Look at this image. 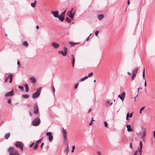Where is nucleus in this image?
Listing matches in <instances>:
<instances>
[{"label":"nucleus","mask_w":155,"mask_h":155,"mask_svg":"<svg viewBox=\"0 0 155 155\" xmlns=\"http://www.w3.org/2000/svg\"><path fill=\"white\" fill-rule=\"evenodd\" d=\"M8 150L9 151H10L9 155H19L18 151L14 149L12 147H10Z\"/></svg>","instance_id":"1"},{"label":"nucleus","mask_w":155,"mask_h":155,"mask_svg":"<svg viewBox=\"0 0 155 155\" xmlns=\"http://www.w3.org/2000/svg\"><path fill=\"white\" fill-rule=\"evenodd\" d=\"M40 119L38 117H36L32 121V124L33 126H37L40 123Z\"/></svg>","instance_id":"2"},{"label":"nucleus","mask_w":155,"mask_h":155,"mask_svg":"<svg viewBox=\"0 0 155 155\" xmlns=\"http://www.w3.org/2000/svg\"><path fill=\"white\" fill-rule=\"evenodd\" d=\"M41 90V88H39L38 89L36 92L35 93H34L32 94V97L35 98H36L38 97L39 94H40V91Z\"/></svg>","instance_id":"3"},{"label":"nucleus","mask_w":155,"mask_h":155,"mask_svg":"<svg viewBox=\"0 0 155 155\" xmlns=\"http://www.w3.org/2000/svg\"><path fill=\"white\" fill-rule=\"evenodd\" d=\"M64 51H60L58 52V53H61L62 55L64 56H65L67 54V52L68 51V49L66 47H64Z\"/></svg>","instance_id":"4"},{"label":"nucleus","mask_w":155,"mask_h":155,"mask_svg":"<svg viewBox=\"0 0 155 155\" xmlns=\"http://www.w3.org/2000/svg\"><path fill=\"white\" fill-rule=\"evenodd\" d=\"M16 146L18 148H20L22 150H23V144L22 143L20 142H17L15 143Z\"/></svg>","instance_id":"5"},{"label":"nucleus","mask_w":155,"mask_h":155,"mask_svg":"<svg viewBox=\"0 0 155 155\" xmlns=\"http://www.w3.org/2000/svg\"><path fill=\"white\" fill-rule=\"evenodd\" d=\"M138 68H136L134 69L132 72V79L133 80L136 77V74L138 71Z\"/></svg>","instance_id":"6"},{"label":"nucleus","mask_w":155,"mask_h":155,"mask_svg":"<svg viewBox=\"0 0 155 155\" xmlns=\"http://www.w3.org/2000/svg\"><path fill=\"white\" fill-rule=\"evenodd\" d=\"M14 94V91L12 89L11 91L6 93L5 94V97H12Z\"/></svg>","instance_id":"7"},{"label":"nucleus","mask_w":155,"mask_h":155,"mask_svg":"<svg viewBox=\"0 0 155 155\" xmlns=\"http://www.w3.org/2000/svg\"><path fill=\"white\" fill-rule=\"evenodd\" d=\"M33 113L35 114H38V106L36 104H35L34 106Z\"/></svg>","instance_id":"8"},{"label":"nucleus","mask_w":155,"mask_h":155,"mask_svg":"<svg viewBox=\"0 0 155 155\" xmlns=\"http://www.w3.org/2000/svg\"><path fill=\"white\" fill-rule=\"evenodd\" d=\"M62 132L64 140L66 141L67 140V131L63 128L62 129Z\"/></svg>","instance_id":"9"},{"label":"nucleus","mask_w":155,"mask_h":155,"mask_svg":"<svg viewBox=\"0 0 155 155\" xmlns=\"http://www.w3.org/2000/svg\"><path fill=\"white\" fill-rule=\"evenodd\" d=\"M46 135L48 137V139L49 141H51L53 139V137L52 136L51 133L50 132H48L47 133Z\"/></svg>","instance_id":"10"},{"label":"nucleus","mask_w":155,"mask_h":155,"mask_svg":"<svg viewBox=\"0 0 155 155\" xmlns=\"http://www.w3.org/2000/svg\"><path fill=\"white\" fill-rule=\"evenodd\" d=\"M73 10V8L71 10L68 12L67 13V15L68 16H69L71 19H73L74 16V13L72 14V11Z\"/></svg>","instance_id":"11"},{"label":"nucleus","mask_w":155,"mask_h":155,"mask_svg":"<svg viewBox=\"0 0 155 155\" xmlns=\"http://www.w3.org/2000/svg\"><path fill=\"white\" fill-rule=\"evenodd\" d=\"M51 13L55 17L58 18L59 14H58V11H51Z\"/></svg>","instance_id":"12"},{"label":"nucleus","mask_w":155,"mask_h":155,"mask_svg":"<svg viewBox=\"0 0 155 155\" xmlns=\"http://www.w3.org/2000/svg\"><path fill=\"white\" fill-rule=\"evenodd\" d=\"M71 63L72 67L73 68L74 67V64L75 63V58L74 57V55L73 54H72L71 55Z\"/></svg>","instance_id":"13"},{"label":"nucleus","mask_w":155,"mask_h":155,"mask_svg":"<svg viewBox=\"0 0 155 155\" xmlns=\"http://www.w3.org/2000/svg\"><path fill=\"white\" fill-rule=\"evenodd\" d=\"M51 45L54 48H58L59 46V44L55 42H54L52 43Z\"/></svg>","instance_id":"14"},{"label":"nucleus","mask_w":155,"mask_h":155,"mask_svg":"<svg viewBox=\"0 0 155 155\" xmlns=\"http://www.w3.org/2000/svg\"><path fill=\"white\" fill-rule=\"evenodd\" d=\"M30 80L31 81V82L32 83H35L36 82V79L33 76L30 78Z\"/></svg>","instance_id":"15"},{"label":"nucleus","mask_w":155,"mask_h":155,"mask_svg":"<svg viewBox=\"0 0 155 155\" xmlns=\"http://www.w3.org/2000/svg\"><path fill=\"white\" fill-rule=\"evenodd\" d=\"M13 76V74H11L9 75L8 77V78L10 79L9 82L10 83H11L12 82L13 79L12 77Z\"/></svg>","instance_id":"16"},{"label":"nucleus","mask_w":155,"mask_h":155,"mask_svg":"<svg viewBox=\"0 0 155 155\" xmlns=\"http://www.w3.org/2000/svg\"><path fill=\"white\" fill-rule=\"evenodd\" d=\"M127 128V130L128 132H132V130L131 128V126L130 125H127L126 126Z\"/></svg>","instance_id":"17"},{"label":"nucleus","mask_w":155,"mask_h":155,"mask_svg":"<svg viewBox=\"0 0 155 155\" xmlns=\"http://www.w3.org/2000/svg\"><path fill=\"white\" fill-rule=\"evenodd\" d=\"M58 18L61 21H63L64 20V16H61V15L60 16L58 15Z\"/></svg>","instance_id":"18"},{"label":"nucleus","mask_w":155,"mask_h":155,"mask_svg":"<svg viewBox=\"0 0 155 155\" xmlns=\"http://www.w3.org/2000/svg\"><path fill=\"white\" fill-rule=\"evenodd\" d=\"M104 17V15L102 14H101L98 15V19L100 20H101L102 19H103Z\"/></svg>","instance_id":"19"},{"label":"nucleus","mask_w":155,"mask_h":155,"mask_svg":"<svg viewBox=\"0 0 155 155\" xmlns=\"http://www.w3.org/2000/svg\"><path fill=\"white\" fill-rule=\"evenodd\" d=\"M37 1L35 0L34 3H32L31 4V6L33 8H35L36 6V5L37 3Z\"/></svg>","instance_id":"20"},{"label":"nucleus","mask_w":155,"mask_h":155,"mask_svg":"<svg viewBox=\"0 0 155 155\" xmlns=\"http://www.w3.org/2000/svg\"><path fill=\"white\" fill-rule=\"evenodd\" d=\"M10 134L9 133L6 134L5 136V138L6 139H7L10 136Z\"/></svg>","instance_id":"21"},{"label":"nucleus","mask_w":155,"mask_h":155,"mask_svg":"<svg viewBox=\"0 0 155 155\" xmlns=\"http://www.w3.org/2000/svg\"><path fill=\"white\" fill-rule=\"evenodd\" d=\"M22 96L23 98H28L29 97V96L28 94H24Z\"/></svg>","instance_id":"22"},{"label":"nucleus","mask_w":155,"mask_h":155,"mask_svg":"<svg viewBox=\"0 0 155 155\" xmlns=\"http://www.w3.org/2000/svg\"><path fill=\"white\" fill-rule=\"evenodd\" d=\"M69 44L71 46H74V45L78 44L77 43H74L72 42H69Z\"/></svg>","instance_id":"23"},{"label":"nucleus","mask_w":155,"mask_h":155,"mask_svg":"<svg viewBox=\"0 0 155 155\" xmlns=\"http://www.w3.org/2000/svg\"><path fill=\"white\" fill-rule=\"evenodd\" d=\"M25 87L26 89V92H28L29 91V88L27 84H25Z\"/></svg>","instance_id":"24"},{"label":"nucleus","mask_w":155,"mask_h":155,"mask_svg":"<svg viewBox=\"0 0 155 155\" xmlns=\"http://www.w3.org/2000/svg\"><path fill=\"white\" fill-rule=\"evenodd\" d=\"M69 149V147L68 146V144L67 145L66 149H65V151L67 153H68V152Z\"/></svg>","instance_id":"25"},{"label":"nucleus","mask_w":155,"mask_h":155,"mask_svg":"<svg viewBox=\"0 0 155 155\" xmlns=\"http://www.w3.org/2000/svg\"><path fill=\"white\" fill-rule=\"evenodd\" d=\"M65 20L68 23H70L71 22V19H70L68 17H67L66 18Z\"/></svg>","instance_id":"26"},{"label":"nucleus","mask_w":155,"mask_h":155,"mask_svg":"<svg viewBox=\"0 0 155 155\" xmlns=\"http://www.w3.org/2000/svg\"><path fill=\"white\" fill-rule=\"evenodd\" d=\"M23 45L25 46L26 47H27L28 46V44L27 41H25L23 43Z\"/></svg>","instance_id":"27"},{"label":"nucleus","mask_w":155,"mask_h":155,"mask_svg":"<svg viewBox=\"0 0 155 155\" xmlns=\"http://www.w3.org/2000/svg\"><path fill=\"white\" fill-rule=\"evenodd\" d=\"M145 107H141L140 110V114H141L142 113V111H143Z\"/></svg>","instance_id":"28"},{"label":"nucleus","mask_w":155,"mask_h":155,"mask_svg":"<svg viewBox=\"0 0 155 155\" xmlns=\"http://www.w3.org/2000/svg\"><path fill=\"white\" fill-rule=\"evenodd\" d=\"M146 135V132L144 130L143 132V133H142V136L143 137H144Z\"/></svg>","instance_id":"29"},{"label":"nucleus","mask_w":155,"mask_h":155,"mask_svg":"<svg viewBox=\"0 0 155 155\" xmlns=\"http://www.w3.org/2000/svg\"><path fill=\"white\" fill-rule=\"evenodd\" d=\"M118 97H120V98L123 101L124 100V97L122 96L121 95H119L118 96Z\"/></svg>","instance_id":"30"},{"label":"nucleus","mask_w":155,"mask_h":155,"mask_svg":"<svg viewBox=\"0 0 155 155\" xmlns=\"http://www.w3.org/2000/svg\"><path fill=\"white\" fill-rule=\"evenodd\" d=\"M143 78L145 79V69L144 68L143 69Z\"/></svg>","instance_id":"31"},{"label":"nucleus","mask_w":155,"mask_h":155,"mask_svg":"<svg viewBox=\"0 0 155 155\" xmlns=\"http://www.w3.org/2000/svg\"><path fill=\"white\" fill-rule=\"evenodd\" d=\"M94 120H93V117H92V118L91 121L90 123H89V125H91L93 123V121H94Z\"/></svg>","instance_id":"32"},{"label":"nucleus","mask_w":155,"mask_h":155,"mask_svg":"<svg viewBox=\"0 0 155 155\" xmlns=\"http://www.w3.org/2000/svg\"><path fill=\"white\" fill-rule=\"evenodd\" d=\"M93 75V73L91 72L90 73H89L88 74V76L89 77H91Z\"/></svg>","instance_id":"33"},{"label":"nucleus","mask_w":155,"mask_h":155,"mask_svg":"<svg viewBox=\"0 0 155 155\" xmlns=\"http://www.w3.org/2000/svg\"><path fill=\"white\" fill-rule=\"evenodd\" d=\"M121 95L123 97H125V93L124 92H123L122 94H121Z\"/></svg>","instance_id":"34"},{"label":"nucleus","mask_w":155,"mask_h":155,"mask_svg":"<svg viewBox=\"0 0 155 155\" xmlns=\"http://www.w3.org/2000/svg\"><path fill=\"white\" fill-rule=\"evenodd\" d=\"M129 117V113H128L127 114V116H126V120H128V118Z\"/></svg>","instance_id":"35"},{"label":"nucleus","mask_w":155,"mask_h":155,"mask_svg":"<svg viewBox=\"0 0 155 155\" xmlns=\"http://www.w3.org/2000/svg\"><path fill=\"white\" fill-rule=\"evenodd\" d=\"M140 148H142V143L141 141H140Z\"/></svg>","instance_id":"36"},{"label":"nucleus","mask_w":155,"mask_h":155,"mask_svg":"<svg viewBox=\"0 0 155 155\" xmlns=\"http://www.w3.org/2000/svg\"><path fill=\"white\" fill-rule=\"evenodd\" d=\"M66 12V10H65L61 14V16H64V15Z\"/></svg>","instance_id":"37"},{"label":"nucleus","mask_w":155,"mask_h":155,"mask_svg":"<svg viewBox=\"0 0 155 155\" xmlns=\"http://www.w3.org/2000/svg\"><path fill=\"white\" fill-rule=\"evenodd\" d=\"M38 145H37L35 144L33 147V149H36L38 147Z\"/></svg>","instance_id":"38"},{"label":"nucleus","mask_w":155,"mask_h":155,"mask_svg":"<svg viewBox=\"0 0 155 155\" xmlns=\"http://www.w3.org/2000/svg\"><path fill=\"white\" fill-rule=\"evenodd\" d=\"M104 126L106 127H107L108 124L106 121L104 122Z\"/></svg>","instance_id":"39"},{"label":"nucleus","mask_w":155,"mask_h":155,"mask_svg":"<svg viewBox=\"0 0 155 155\" xmlns=\"http://www.w3.org/2000/svg\"><path fill=\"white\" fill-rule=\"evenodd\" d=\"M99 32L98 31H97L95 32V34L96 36H97Z\"/></svg>","instance_id":"40"},{"label":"nucleus","mask_w":155,"mask_h":155,"mask_svg":"<svg viewBox=\"0 0 155 155\" xmlns=\"http://www.w3.org/2000/svg\"><path fill=\"white\" fill-rule=\"evenodd\" d=\"M75 147L74 145L72 146V150L71 151V152L72 153L73 152H74V150L75 149Z\"/></svg>","instance_id":"41"},{"label":"nucleus","mask_w":155,"mask_h":155,"mask_svg":"<svg viewBox=\"0 0 155 155\" xmlns=\"http://www.w3.org/2000/svg\"><path fill=\"white\" fill-rule=\"evenodd\" d=\"M78 83H77V84H76L74 87V89H76L78 87Z\"/></svg>","instance_id":"42"},{"label":"nucleus","mask_w":155,"mask_h":155,"mask_svg":"<svg viewBox=\"0 0 155 155\" xmlns=\"http://www.w3.org/2000/svg\"><path fill=\"white\" fill-rule=\"evenodd\" d=\"M86 79H85V78L84 77L82 78H81L80 80V81L81 82V81H84V80H85Z\"/></svg>","instance_id":"43"},{"label":"nucleus","mask_w":155,"mask_h":155,"mask_svg":"<svg viewBox=\"0 0 155 155\" xmlns=\"http://www.w3.org/2000/svg\"><path fill=\"white\" fill-rule=\"evenodd\" d=\"M107 103L108 104H110V105H111L112 104V102L110 103V100H107Z\"/></svg>","instance_id":"44"},{"label":"nucleus","mask_w":155,"mask_h":155,"mask_svg":"<svg viewBox=\"0 0 155 155\" xmlns=\"http://www.w3.org/2000/svg\"><path fill=\"white\" fill-rule=\"evenodd\" d=\"M8 102L9 104H11V100L10 99H9L8 100Z\"/></svg>","instance_id":"45"},{"label":"nucleus","mask_w":155,"mask_h":155,"mask_svg":"<svg viewBox=\"0 0 155 155\" xmlns=\"http://www.w3.org/2000/svg\"><path fill=\"white\" fill-rule=\"evenodd\" d=\"M142 148H140V149H139V152L140 153V155H141V154L142 153Z\"/></svg>","instance_id":"46"},{"label":"nucleus","mask_w":155,"mask_h":155,"mask_svg":"<svg viewBox=\"0 0 155 155\" xmlns=\"http://www.w3.org/2000/svg\"><path fill=\"white\" fill-rule=\"evenodd\" d=\"M138 96V94L134 98V101H136V97H137Z\"/></svg>","instance_id":"47"},{"label":"nucleus","mask_w":155,"mask_h":155,"mask_svg":"<svg viewBox=\"0 0 155 155\" xmlns=\"http://www.w3.org/2000/svg\"><path fill=\"white\" fill-rule=\"evenodd\" d=\"M19 88L21 90H22L23 89V87L21 86H20L19 87Z\"/></svg>","instance_id":"48"},{"label":"nucleus","mask_w":155,"mask_h":155,"mask_svg":"<svg viewBox=\"0 0 155 155\" xmlns=\"http://www.w3.org/2000/svg\"><path fill=\"white\" fill-rule=\"evenodd\" d=\"M34 142H33V143H32L29 146L30 147H32V146H33L34 145Z\"/></svg>","instance_id":"49"},{"label":"nucleus","mask_w":155,"mask_h":155,"mask_svg":"<svg viewBox=\"0 0 155 155\" xmlns=\"http://www.w3.org/2000/svg\"><path fill=\"white\" fill-rule=\"evenodd\" d=\"M133 113V112L130 114V115L129 114V116L130 117H132Z\"/></svg>","instance_id":"50"},{"label":"nucleus","mask_w":155,"mask_h":155,"mask_svg":"<svg viewBox=\"0 0 155 155\" xmlns=\"http://www.w3.org/2000/svg\"><path fill=\"white\" fill-rule=\"evenodd\" d=\"M132 143H130V147L131 148H133L132 147Z\"/></svg>","instance_id":"51"},{"label":"nucleus","mask_w":155,"mask_h":155,"mask_svg":"<svg viewBox=\"0 0 155 155\" xmlns=\"http://www.w3.org/2000/svg\"><path fill=\"white\" fill-rule=\"evenodd\" d=\"M97 153L98 155H101L100 152L99 151H97Z\"/></svg>","instance_id":"52"},{"label":"nucleus","mask_w":155,"mask_h":155,"mask_svg":"<svg viewBox=\"0 0 155 155\" xmlns=\"http://www.w3.org/2000/svg\"><path fill=\"white\" fill-rule=\"evenodd\" d=\"M42 138L40 139L39 140H38V143L40 142H41L42 140Z\"/></svg>","instance_id":"53"},{"label":"nucleus","mask_w":155,"mask_h":155,"mask_svg":"<svg viewBox=\"0 0 155 155\" xmlns=\"http://www.w3.org/2000/svg\"><path fill=\"white\" fill-rule=\"evenodd\" d=\"M52 90L54 92L55 91V89L54 87L53 86H52Z\"/></svg>","instance_id":"54"},{"label":"nucleus","mask_w":155,"mask_h":155,"mask_svg":"<svg viewBox=\"0 0 155 155\" xmlns=\"http://www.w3.org/2000/svg\"><path fill=\"white\" fill-rule=\"evenodd\" d=\"M147 86V84H146V80H145V81H144V86L146 87Z\"/></svg>","instance_id":"55"},{"label":"nucleus","mask_w":155,"mask_h":155,"mask_svg":"<svg viewBox=\"0 0 155 155\" xmlns=\"http://www.w3.org/2000/svg\"><path fill=\"white\" fill-rule=\"evenodd\" d=\"M17 64L18 65H19L20 66H21V65L20 64V62L19 61H18L17 62Z\"/></svg>","instance_id":"56"},{"label":"nucleus","mask_w":155,"mask_h":155,"mask_svg":"<svg viewBox=\"0 0 155 155\" xmlns=\"http://www.w3.org/2000/svg\"><path fill=\"white\" fill-rule=\"evenodd\" d=\"M29 114H30V115L31 116H32V113H31V111H29Z\"/></svg>","instance_id":"57"},{"label":"nucleus","mask_w":155,"mask_h":155,"mask_svg":"<svg viewBox=\"0 0 155 155\" xmlns=\"http://www.w3.org/2000/svg\"><path fill=\"white\" fill-rule=\"evenodd\" d=\"M44 143H42L41 146V148H42V147H43V145H44Z\"/></svg>","instance_id":"58"},{"label":"nucleus","mask_w":155,"mask_h":155,"mask_svg":"<svg viewBox=\"0 0 155 155\" xmlns=\"http://www.w3.org/2000/svg\"><path fill=\"white\" fill-rule=\"evenodd\" d=\"M38 143H39L38 142V141H37L36 142V143H35V144L36 145H38Z\"/></svg>","instance_id":"59"},{"label":"nucleus","mask_w":155,"mask_h":155,"mask_svg":"<svg viewBox=\"0 0 155 155\" xmlns=\"http://www.w3.org/2000/svg\"><path fill=\"white\" fill-rule=\"evenodd\" d=\"M89 37L90 36L88 37L87 39H86V41H88L89 40Z\"/></svg>","instance_id":"60"},{"label":"nucleus","mask_w":155,"mask_h":155,"mask_svg":"<svg viewBox=\"0 0 155 155\" xmlns=\"http://www.w3.org/2000/svg\"><path fill=\"white\" fill-rule=\"evenodd\" d=\"M153 133L154 137L155 139V132L154 131H153Z\"/></svg>","instance_id":"61"},{"label":"nucleus","mask_w":155,"mask_h":155,"mask_svg":"<svg viewBox=\"0 0 155 155\" xmlns=\"http://www.w3.org/2000/svg\"><path fill=\"white\" fill-rule=\"evenodd\" d=\"M88 77H89L88 76H86L84 77V78H85V79H87V78H88Z\"/></svg>","instance_id":"62"},{"label":"nucleus","mask_w":155,"mask_h":155,"mask_svg":"<svg viewBox=\"0 0 155 155\" xmlns=\"http://www.w3.org/2000/svg\"><path fill=\"white\" fill-rule=\"evenodd\" d=\"M8 78V77H7V78H6L5 79V82H6V81H7Z\"/></svg>","instance_id":"63"},{"label":"nucleus","mask_w":155,"mask_h":155,"mask_svg":"<svg viewBox=\"0 0 155 155\" xmlns=\"http://www.w3.org/2000/svg\"><path fill=\"white\" fill-rule=\"evenodd\" d=\"M36 28L37 29H39V27L38 25H37L36 26Z\"/></svg>","instance_id":"64"}]
</instances>
